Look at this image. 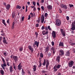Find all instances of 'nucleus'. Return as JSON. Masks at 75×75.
<instances>
[{
    "label": "nucleus",
    "mask_w": 75,
    "mask_h": 75,
    "mask_svg": "<svg viewBox=\"0 0 75 75\" xmlns=\"http://www.w3.org/2000/svg\"><path fill=\"white\" fill-rule=\"evenodd\" d=\"M51 50L53 51V54H55V46H53L51 48Z\"/></svg>",
    "instance_id": "obj_9"
},
{
    "label": "nucleus",
    "mask_w": 75,
    "mask_h": 75,
    "mask_svg": "<svg viewBox=\"0 0 75 75\" xmlns=\"http://www.w3.org/2000/svg\"><path fill=\"white\" fill-rule=\"evenodd\" d=\"M39 63H40L39 65L38 66V68H41V66L42 65V64L41 63V61L40 60L39 61Z\"/></svg>",
    "instance_id": "obj_24"
},
{
    "label": "nucleus",
    "mask_w": 75,
    "mask_h": 75,
    "mask_svg": "<svg viewBox=\"0 0 75 75\" xmlns=\"http://www.w3.org/2000/svg\"><path fill=\"white\" fill-rule=\"evenodd\" d=\"M25 72L23 70V69H22V75H24V74H25Z\"/></svg>",
    "instance_id": "obj_34"
},
{
    "label": "nucleus",
    "mask_w": 75,
    "mask_h": 75,
    "mask_svg": "<svg viewBox=\"0 0 75 75\" xmlns=\"http://www.w3.org/2000/svg\"><path fill=\"white\" fill-rule=\"evenodd\" d=\"M59 46H62V47H64V43L62 42H60L59 45Z\"/></svg>",
    "instance_id": "obj_27"
},
{
    "label": "nucleus",
    "mask_w": 75,
    "mask_h": 75,
    "mask_svg": "<svg viewBox=\"0 0 75 75\" xmlns=\"http://www.w3.org/2000/svg\"><path fill=\"white\" fill-rule=\"evenodd\" d=\"M53 71L54 72H57V67H55V66L53 68Z\"/></svg>",
    "instance_id": "obj_22"
},
{
    "label": "nucleus",
    "mask_w": 75,
    "mask_h": 75,
    "mask_svg": "<svg viewBox=\"0 0 75 75\" xmlns=\"http://www.w3.org/2000/svg\"><path fill=\"white\" fill-rule=\"evenodd\" d=\"M59 13H62V11H61V9H59Z\"/></svg>",
    "instance_id": "obj_51"
},
{
    "label": "nucleus",
    "mask_w": 75,
    "mask_h": 75,
    "mask_svg": "<svg viewBox=\"0 0 75 75\" xmlns=\"http://www.w3.org/2000/svg\"><path fill=\"white\" fill-rule=\"evenodd\" d=\"M47 55H48V56H51V53H48Z\"/></svg>",
    "instance_id": "obj_50"
},
{
    "label": "nucleus",
    "mask_w": 75,
    "mask_h": 75,
    "mask_svg": "<svg viewBox=\"0 0 75 75\" xmlns=\"http://www.w3.org/2000/svg\"><path fill=\"white\" fill-rule=\"evenodd\" d=\"M12 15V18H14V17H15V16H16V13H15V12H13Z\"/></svg>",
    "instance_id": "obj_32"
},
{
    "label": "nucleus",
    "mask_w": 75,
    "mask_h": 75,
    "mask_svg": "<svg viewBox=\"0 0 75 75\" xmlns=\"http://www.w3.org/2000/svg\"><path fill=\"white\" fill-rule=\"evenodd\" d=\"M15 24V23H14V22H13L12 24V27H11L12 29H14V28Z\"/></svg>",
    "instance_id": "obj_33"
},
{
    "label": "nucleus",
    "mask_w": 75,
    "mask_h": 75,
    "mask_svg": "<svg viewBox=\"0 0 75 75\" xmlns=\"http://www.w3.org/2000/svg\"><path fill=\"white\" fill-rule=\"evenodd\" d=\"M52 35L53 37L54 38H55V37H56V33H55V31H53L52 33Z\"/></svg>",
    "instance_id": "obj_13"
},
{
    "label": "nucleus",
    "mask_w": 75,
    "mask_h": 75,
    "mask_svg": "<svg viewBox=\"0 0 75 75\" xmlns=\"http://www.w3.org/2000/svg\"><path fill=\"white\" fill-rule=\"evenodd\" d=\"M55 25L57 26L61 25V21L59 19H57L56 20Z\"/></svg>",
    "instance_id": "obj_2"
},
{
    "label": "nucleus",
    "mask_w": 75,
    "mask_h": 75,
    "mask_svg": "<svg viewBox=\"0 0 75 75\" xmlns=\"http://www.w3.org/2000/svg\"><path fill=\"white\" fill-rule=\"evenodd\" d=\"M16 8L17 9H18V8L19 9H20V8H21V6L19 5H17Z\"/></svg>",
    "instance_id": "obj_35"
},
{
    "label": "nucleus",
    "mask_w": 75,
    "mask_h": 75,
    "mask_svg": "<svg viewBox=\"0 0 75 75\" xmlns=\"http://www.w3.org/2000/svg\"><path fill=\"white\" fill-rule=\"evenodd\" d=\"M70 55V52L69 51H68L66 52V53L65 54L66 56H67L68 57H69Z\"/></svg>",
    "instance_id": "obj_18"
},
{
    "label": "nucleus",
    "mask_w": 75,
    "mask_h": 75,
    "mask_svg": "<svg viewBox=\"0 0 75 75\" xmlns=\"http://www.w3.org/2000/svg\"><path fill=\"white\" fill-rule=\"evenodd\" d=\"M33 4L34 5V6H35V5H36V3H35V2L33 1Z\"/></svg>",
    "instance_id": "obj_44"
},
{
    "label": "nucleus",
    "mask_w": 75,
    "mask_h": 75,
    "mask_svg": "<svg viewBox=\"0 0 75 75\" xmlns=\"http://www.w3.org/2000/svg\"><path fill=\"white\" fill-rule=\"evenodd\" d=\"M71 26L72 27L71 28V29L72 30H75V26L73 25H71Z\"/></svg>",
    "instance_id": "obj_28"
},
{
    "label": "nucleus",
    "mask_w": 75,
    "mask_h": 75,
    "mask_svg": "<svg viewBox=\"0 0 75 75\" xmlns=\"http://www.w3.org/2000/svg\"><path fill=\"white\" fill-rule=\"evenodd\" d=\"M72 24L75 26V21L72 23Z\"/></svg>",
    "instance_id": "obj_47"
},
{
    "label": "nucleus",
    "mask_w": 75,
    "mask_h": 75,
    "mask_svg": "<svg viewBox=\"0 0 75 75\" xmlns=\"http://www.w3.org/2000/svg\"><path fill=\"white\" fill-rule=\"evenodd\" d=\"M45 50L46 52H48L49 51V47H46L45 49Z\"/></svg>",
    "instance_id": "obj_31"
},
{
    "label": "nucleus",
    "mask_w": 75,
    "mask_h": 75,
    "mask_svg": "<svg viewBox=\"0 0 75 75\" xmlns=\"http://www.w3.org/2000/svg\"><path fill=\"white\" fill-rule=\"evenodd\" d=\"M64 50H60V52H59V55H61V56H62V55H64Z\"/></svg>",
    "instance_id": "obj_10"
},
{
    "label": "nucleus",
    "mask_w": 75,
    "mask_h": 75,
    "mask_svg": "<svg viewBox=\"0 0 75 75\" xmlns=\"http://www.w3.org/2000/svg\"><path fill=\"white\" fill-rule=\"evenodd\" d=\"M50 64V61L48 60V59H46V69H48V66Z\"/></svg>",
    "instance_id": "obj_5"
},
{
    "label": "nucleus",
    "mask_w": 75,
    "mask_h": 75,
    "mask_svg": "<svg viewBox=\"0 0 75 75\" xmlns=\"http://www.w3.org/2000/svg\"><path fill=\"white\" fill-rule=\"evenodd\" d=\"M8 23V24L10 23V20L9 19H8L7 21V23Z\"/></svg>",
    "instance_id": "obj_56"
},
{
    "label": "nucleus",
    "mask_w": 75,
    "mask_h": 75,
    "mask_svg": "<svg viewBox=\"0 0 75 75\" xmlns=\"http://www.w3.org/2000/svg\"><path fill=\"white\" fill-rule=\"evenodd\" d=\"M9 71L10 72H13V67L11 66L9 67Z\"/></svg>",
    "instance_id": "obj_21"
},
{
    "label": "nucleus",
    "mask_w": 75,
    "mask_h": 75,
    "mask_svg": "<svg viewBox=\"0 0 75 75\" xmlns=\"http://www.w3.org/2000/svg\"><path fill=\"white\" fill-rule=\"evenodd\" d=\"M63 8H64V9H67L68 8V7H67V6L66 5H64V6Z\"/></svg>",
    "instance_id": "obj_36"
},
{
    "label": "nucleus",
    "mask_w": 75,
    "mask_h": 75,
    "mask_svg": "<svg viewBox=\"0 0 75 75\" xmlns=\"http://www.w3.org/2000/svg\"><path fill=\"white\" fill-rule=\"evenodd\" d=\"M31 18V16L30 15H29L28 16V20H30Z\"/></svg>",
    "instance_id": "obj_54"
},
{
    "label": "nucleus",
    "mask_w": 75,
    "mask_h": 75,
    "mask_svg": "<svg viewBox=\"0 0 75 75\" xmlns=\"http://www.w3.org/2000/svg\"><path fill=\"white\" fill-rule=\"evenodd\" d=\"M66 18L67 20H69V16H67Z\"/></svg>",
    "instance_id": "obj_52"
},
{
    "label": "nucleus",
    "mask_w": 75,
    "mask_h": 75,
    "mask_svg": "<svg viewBox=\"0 0 75 75\" xmlns=\"http://www.w3.org/2000/svg\"><path fill=\"white\" fill-rule=\"evenodd\" d=\"M11 6L10 4H8L6 6V9L7 10H10V8Z\"/></svg>",
    "instance_id": "obj_14"
},
{
    "label": "nucleus",
    "mask_w": 75,
    "mask_h": 75,
    "mask_svg": "<svg viewBox=\"0 0 75 75\" xmlns=\"http://www.w3.org/2000/svg\"><path fill=\"white\" fill-rule=\"evenodd\" d=\"M52 46H54V42L53 41H52Z\"/></svg>",
    "instance_id": "obj_48"
},
{
    "label": "nucleus",
    "mask_w": 75,
    "mask_h": 75,
    "mask_svg": "<svg viewBox=\"0 0 75 75\" xmlns=\"http://www.w3.org/2000/svg\"><path fill=\"white\" fill-rule=\"evenodd\" d=\"M35 35H36V38H37L38 37V33L37 32H35Z\"/></svg>",
    "instance_id": "obj_37"
},
{
    "label": "nucleus",
    "mask_w": 75,
    "mask_h": 75,
    "mask_svg": "<svg viewBox=\"0 0 75 75\" xmlns=\"http://www.w3.org/2000/svg\"><path fill=\"white\" fill-rule=\"evenodd\" d=\"M9 58H7L6 59H5V60L6 62H8V61H9Z\"/></svg>",
    "instance_id": "obj_42"
},
{
    "label": "nucleus",
    "mask_w": 75,
    "mask_h": 75,
    "mask_svg": "<svg viewBox=\"0 0 75 75\" xmlns=\"http://www.w3.org/2000/svg\"><path fill=\"white\" fill-rule=\"evenodd\" d=\"M71 45H75V42L74 43H73V42H72L70 44Z\"/></svg>",
    "instance_id": "obj_55"
},
{
    "label": "nucleus",
    "mask_w": 75,
    "mask_h": 75,
    "mask_svg": "<svg viewBox=\"0 0 75 75\" xmlns=\"http://www.w3.org/2000/svg\"><path fill=\"white\" fill-rule=\"evenodd\" d=\"M45 64H46V59H44V62L42 64V65L43 66H45Z\"/></svg>",
    "instance_id": "obj_25"
},
{
    "label": "nucleus",
    "mask_w": 75,
    "mask_h": 75,
    "mask_svg": "<svg viewBox=\"0 0 75 75\" xmlns=\"http://www.w3.org/2000/svg\"><path fill=\"white\" fill-rule=\"evenodd\" d=\"M41 8H42V10H44V6H42L41 7Z\"/></svg>",
    "instance_id": "obj_46"
},
{
    "label": "nucleus",
    "mask_w": 75,
    "mask_h": 75,
    "mask_svg": "<svg viewBox=\"0 0 75 75\" xmlns=\"http://www.w3.org/2000/svg\"><path fill=\"white\" fill-rule=\"evenodd\" d=\"M3 40V37L2 36H0V42H1Z\"/></svg>",
    "instance_id": "obj_43"
},
{
    "label": "nucleus",
    "mask_w": 75,
    "mask_h": 75,
    "mask_svg": "<svg viewBox=\"0 0 75 75\" xmlns=\"http://www.w3.org/2000/svg\"><path fill=\"white\" fill-rule=\"evenodd\" d=\"M47 8L49 10H51L52 8V6L49 5L47 6Z\"/></svg>",
    "instance_id": "obj_19"
},
{
    "label": "nucleus",
    "mask_w": 75,
    "mask_h": 75,
    "mask_svg": "<svg viewBox=\"0 0 75 75\" xmlns=\"http://www.w3.org/2000/svg\"><path fill=\"white\" fill-rule=\"evenodd\" d=\"M42 34L43 35H46V34H48V31H46L45 32V30H43L42 31Z\"/></svg>",
    "instance_id": "obj_17"
},
{
    "label": "nucleus",
    "mask_w": 75,
    "mask_h": 75,
    "mask_svg": "<svg viewBox=\"0 0 75 75\" xmlns=\"http://www.w3.org/2000/svg\"><path fill=\"white\" fill-rule=\"evenodd\" d=\"M33 71H36V69H37V66L35 65H34L33 66Z\"/></svg>",
    "instance_id": "obj_26"
},
{
    "label": "nucleus",
    "mask_w": 75,
    "mask_h": 75,
    "mask_svg": "<svg viewBox=\"0 0 75 75\" xmlns=\"http://www.w3.org/2000/svg\"><path fill=\"white\" fill-rule=\"evenodd\" d=\"M69 6H70V8H72V7H74V5L73 4H69Z\"/></svg>",
    "instance_id": "obj_40"
},
{
    "label": "nucleus",
    "mask_w": 75,
    "mask_h": 75,
    "mask_svg": "<svg viewBox=\"0 0 75 75\" xmlns=\"http://www.w3.org/2000/svg\"><path fill=\"white\" fill-rule=\"evenodd\" d=\"M2 61L3 62V64H1V67L2 68V69L4 70L5 69V67H7V64H6V62L4 60V59L3 57H2L1 58Z\"/></svg>",
    "instance_id": "obj_1"
},
{
    "label": "nucleus",
    "mask_w": 75,
    "mask_h": 75,
    "mask_svg": "<svg viewBox=\"0 0 75 75\" xmlns=\"http://www.w3.org/2000/svg\"><path fill=\"white\" fill-rule=\"evenodd\" d=\"M34 44H35V45H36L37 47H39V44H40L39 41H35Z\"/></svg>",
    "instance_id": "obj_11"
},
{
    "label": "nucleus",
    "mask_w": 75,
    "mask_h": 75,
    "mask_svg": "<svg viewBox=\"0 0 75 75\" xmlns=\"http://www.w3.org/2000/svg\"><path fill=\"white\" fill-rule=\"evenodd\" d=\"M28 48H29L30 51H31V52H33L34 51V49H33V48H32L31 46L29 45L28 46Z\"/></svg>",
    "instance_id": "obj_12"
},
{
    "label": "nucleus",
    "mask_w": 75,
    "mask_h": 75,
    "mask_svg": "<svg viewBox=\"0 0 75 75\" xmlns=\"http://www.w3.org/2000/svg\"><path fill=\"white\" fill-rule=\"evenodd\" d=\"M45 30H46V31H48V28H47V27H45Z\"/></svg>",
    "instance_id": "obj_64"
},
{
    "label": "nucleus",
    "mask_w": 75,
    "mask_h": 75,
    "mask_svg": "<svg viewBox=\"0 0 75 75\" xmlns=\"http://www.w3.org/2000/svg\"><path fill=\"white\" fill-rule=\"evenodd\" d=\"M56 67L57 69H59L60 68V67H61V65L60 64H55L54 66Z\"/></svg>",
    "instance_id": "obj_15"
},
{
    "label": "nucleus",
    "mask_w": 75,
    "mask_h": 75,
    "mask_svg": "<svg viewBox=\"0 0 75 75\" xmlns=\"http://www.w3.org/2000/svg\"><path fill=\"white\" fill-rule=\"evenodd\" d=\"M19 50L20 52H22V51H23V47H21L19 48Z\"/></svg>",
    "instance_id": "obj_23"
},
{
    "label": "nucleus",
    "mask_w": 75,
    "mask_h": 75,
    "mask_svg": "<svg viewBox=\"0 0 75 75\" xmlns=\"http://www.w3.org/2000/svg\"><path fill=\"white\" fill-rule=\"evenodd\" d=\"M60 59H61V57L60 56H58L56 57V62H57L58 63H59Z\"/></svg>",
    "instance_id": "obj_4"
},
{
    "label": "nucleus",
    "mask_w": 75,
    "mask_h": 75,
    "mask_svg": "<svg viewBox=\"0 0 75 75\" xmlns=\"http://www.w3.org/2000/svg\"><path fill=\"white\" fill-rule=\"evenodd\" d=\"M21 19H22V21H24V16L22 17V18H21Z\"/></svg>",
    "instance_id": "obj_49"
},
{
    "label": "nucleus",
    "mask_w": 75,
    "mask_h": 75,
    "mask_svg": "<svg viewBox=\"0 0 75 75\" xmlns=\"http://www.w3.org/2000/svg\"><path fill=\"white\" fill-rule=\"evenodd\" d=\"M3 42L4 43H5L6 44H8V42H7L6 39V38H5L4 37H3Z\"/></svg>",
    "instance_id": "obj_16"
},
{
    "label": "nucleus",
    "mask_w": 75,
    "mask_h": 75,
    "mask_svg": "<svg viewBox=\"0 0 75 75\" xmlns=\"http://www.w3.org/2000/svg\"><path fill=\"white\" fill-rule=\"evenodd\" d=\"M64 4H60V7H61L62 8H64Z\"/></svg>",
    "instance_id": "obj_39"
},
{
    "label": "nucleus",
    "mask_w": 75,
    "mask_h": 75,
    "mask_svg": "<svg viewBox=\"0 0 75 75\" xmlns=\"http://www.w3.org/2000/svg\"><path fill=\"white\" fill-rule=\"evenodd\" d=\"M0 72L2 75H4V71H3V70H1L0 71Z\"/></svg>",
    "instance_id": "obj_30"
},
{
    "label": "nucleus",
    "mask_w": 75,
    "mask_h": 75,
    "mask_svg": "<svg viewBox=\"0 0 75 75\" xmlns=\"http://www.w3.org/2000/svg\"><path fill=\"white\" fill-rule=\"evenodd\" d=\"M44 28H45L44 26H42V27L41 29H42V30H43L44 29Z\"/></svg>",
    "instance_id": "obj_59"
},
{
    "label": "nucleus",
    "mask_w": 75,
    "mask_h": 75,
    "mask_svg": "<svg viewBox=\"0 0 75 75\" xmlns=\"http://www.w3.org/2000/svg\"><path fill=\"white\" fill-rule=\"evenodd\" d=\"M45 17H47V16H48V13H45Z\"/></svg>",
    "instance_id": "obj_58"
},
{
    "label": "nucleus",
    "mask_w": 75,
    "mask_h": 75,
    "mask_svg": "<svg viewBox=\"0 0 75 75\" xmlns=\"http://www.w3.org/2000/svg\"><path fill=\"white\" fill-rule=\"evenodd\" d=\"M3 54L4 55L6 56H7L8 55V53L6 51L4 52L3 53Z\"/></svg>",
    "instance_id": "obj_29"
},
{
    "label": "nucleus",
    "mask_w": 75,
    "mask_h": 75,
    "mask_svg": "<svg viewBox=\"0 0 75 75\" xmlns=\"http://www.w3.org/2000/svg\"><path fill=\"white\" fill-rule=\"evenodd\" d=\"M40 56L41 58H43L44 56L43 55V54L41 52L40 54Z\"/></svg>",
    "instance_id": "obj_38"
},
{
    "label": "nucleus",
    "mask_w": 75,
    "mask_h": 75,
    "mask_svg": "<svg viewBox=\"0 0 75 75\" xmlns=\"http://www.w3.org/2000/svg\"><path fill=\"white\" fill-rule=\"evenodd\" d=\"M5 23V20H4V19L2 20V23Z\"/></svg>",
    "instance_id": "obj_60"
},
{
    "label": "nucleus",
    "mask_w": 75,
    "mask_h": 75,
    "mask_svg": "<svg viewBox=\"0 0 75 75\" xmlns=\"http://www.w3.org/2000/svg\"><path fill=\"white\" fill-rule=\"evenodd\" d=\"M39 26V24L37 23L36 24L35 27H38Z\"/></svg>",
    "instance_id": "obj_45"
},
{
    "label": "nucleus",
    "mask_w": 75,
    "mask_h": 75,
    "mask_svg": "<svg viewBox=\"0 0 75 75\" xmlns=\"http://www.w3.org/2000/svg\"><path fill=\"white\" fill-rule=\"evenodd\" d=\"M22 68V66H21V64H19L18 66V70H21Z\"/></svg>",
    "instance_id": "obj_20"
},
{
    "label": "nucleus",
    "mask_w": 75,
    "mask_h": 75,
    "mask_svg": "<svg viewBox=\"0 0 75 75\" xmlns=\"http://www.w3.org/2000/svg\"><path fill=\"white\" fill-rule=\"evenodd\" d=\"M44 18H45V17L44 15H42L40 19V22H41V23H44Z\"/></svg>",
    "instance_id": "obj_6"
},
{
    "label": "nucleus",
    "mask_w": 75,
    "mask_h": 75,
    "mask_svg": "<svg viewBox=\"0 0 75 75\" xmlns=\"http://www.w3.org/2000/svg\"><path fill=\"white\" fill-rule=\"evenodd\" d=\"M74 64V62L73 61H71V62H70L69 63V67H72L73 64Z\"/></svg>",
    "instance_id": "obj_7"
},
{
    "label": "nucleus",
    "mask_w": 75,
    "mask_h": 75,
    "mask_svg": "<svg viewBox=\"0 0 75 75\" xmlns=\"http://www.w3.org/2000/svg\"><path fill=\"white\" fill-rule=\"evenodd\" d=\"M41 0V3H44V0Z\"/></svg>",
    "instance_id": "obj_61"
},
{
    "label": "nucleus",
    "mask_w": 75,
    "mask_h": 75,
    "mask_svg": "<svg viewBox=\"0 0 75 75\" xmlns=\"http://www.w3.org/2000/svg\"><path fill=\"white\" fill-rule=\"evenodd\" d=\"M72 51H74H74H75V48H72Z\"/></svg>",
    "instance_id": "obj_63"
},
{
    "label": "nucleus",
    "mask_w": 75,
    "mask_h": 75,
    "mask_svg": "<svg viewBox=\"0 0 75 75\" xmlns=\"http://www.w3.org/2000/svg\"><path fill=\"white\" fill-rule=\"evenodd\" d=\"M60 31L61 32V33L64 36V37H65L66 35V32L64 30L62 29H60Z\"/></svg>",
    "instance_id": "obj_3"
},
{
    "label": "nucleus",
    "mask_w": 75,
    "mask_h": 75,
    "mask_svg": "<svg viewBox=\"0 0 75 75\" xmlns=\"http://www.w3.org/2000/svg\"><path fill=\"white\" fill-rule=\"evenodd\" d=\"M13 59L15 61V62H16L17 61H18V58L17 56H14L13 57Z\"/></svg>",
    "instance_id": "obj_8"
},
{
    "label": "nucleus",
    "mask_w": 75,
    "mask_h": 75,
    "mask_svg": "<svg viewBox=\"0 0 75 75\" xmlns=\"http://www.w3.org/2000/svg\"><path fill=\"white\" fill-rule=\"evenodd\" d=\"M37 21L38 23H40V19H38V20Z\"/></svg>",
    "instance_id": "obj_62"
},
{
    "label": "nucleus",
    "mask_w": 75,
    "mask_h": 75,
    "mask_svg": "<svg viewBox=\"0 0 75 75\" xmlns=\"http://www.w3.org/2000/svg\"><path fill=\"white\" fill-rule=\"evenodd\" d=\"M42 73H43V74H44V73H45V72H47V71H45L44 70H43L42 71Z\"/></svg>",
    "instance_id": "obj_53"
},
{
    "label": "nucleus",
    "mask_w": 75,
    "mask_h": 75,
    "mask_svg": "<svg viewBox=\"0 0 75 75\" xmlns=\"http://www.w3.org/2000/svg\"><path fill=\"white\" fill-rule=\"evenodd\" d=\"M47 28L49 30H51V28L50 25L48 26Z\"/></svg>",
    "instance_id": "obj_41"
},
{
    "label": "nucleus",
    "mask_w": 75,
    "mask_h": 75,
    "mask_svg": "<svg viewBox=\"0 0 75 75\" xmlns=\"http://www.w3.org/2000/svg\"><path fill=\"white\" fill-rule=\"evenodd\" d=\"M7 64L8 66H10V64H9V62H7Z\"/></svg>",
    "instance_id": "obj_57"
}]
</instances>
